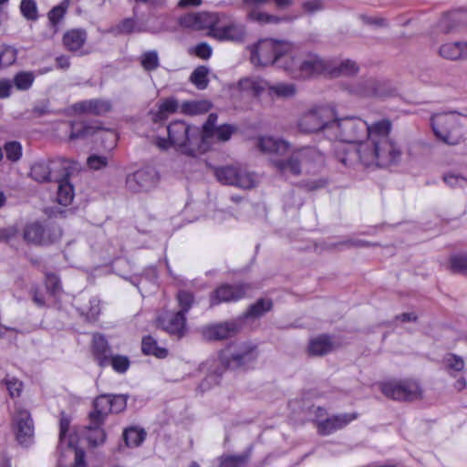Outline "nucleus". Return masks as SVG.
<instances>
[{"label":"nucleus","instance_id":"nucleus-1","mask_svg":"<svg viewBox=\"0 0 467 467\" xmlns=\"http://www.w3.org/2000/svg\"><path fill=\"white\" fill-rule=\"evenodd\" d=\"M392 122L389 119L368 123L359 118L337 117L331 126L334 139L357 143L356 147H340L336 152L337 161L346 168L358 164L365 168L389 167L398 163L402 155L401 147L391 138Z\"/></svg>","mask_w":467,"mask_h":467},{"label":"nucleus","instance_id":"nucleus-2","mask_svg":"<svg viewBox=\"0 0 467 467\" xmlns=\"http://www.w3.org/2000/svg\"><path fill=\"white\" fill-rule=\"evenodd\" d=\"M168 140L156 139V145L166 150L171 146L180 149L188 155H195L201 149L202 138L197 127H192L184 121L175 120L167 127Z\"/></svg>","mask_w":467,"mask_h":467},{"label":"nucleus","instance_id":"nucleus-3","mask_svg":"<svg viewBox=\"0 0 467 467\" xmlns=\"http://www.w3.org/2000/svg\"><path fill=\"white\" fill-rule=\"evenodd\" d=\"M434 135L449 145H457L465 140L467 118L460 114L441 113L431 118Z\"/></svg>","mask_w":467,"mask_h":467},{"label":"nucleus","instance_id":"nucleus-4","mask_svg":"<svg viewBox=\"0 0 467 467\" xmlns=\"http://www.w3.org/2000/svg\"><path fill=\"white\" fill-rule=\"evenodd\" d=\"M336 109L327 104H315L302 111L296 127L300 133L312 134L327 131L330 134Z\"/></svg>","mask_w":467,"mask_h":467},{"label":"nucleus","instance_id":"nucleus-5","mask_svg":"<svg viewBox=\"0 0 467 467\" xmlns=\"http://www.w3.org/2000/svg\"><path fill=\"white\" fill-rule=\"evenodd\" d=\"M251 62L257 67H266L284 59L281 66L288 60L293 49L292 44L271 38L262 39L249 47Z\"/></svg>","mask_w":467,"mask_h":467},{"label":"nucleus","instance_id":"nucleus-6","mask_svg":"<svg viewBox=\"0 0 467 467\" xmlns=\"http://www.w3.org/2000/svg\"><path fill=\"white\" fill-rule=\"evenodd\" d=\"M379 389L388 399L411 402L423 398V388L419 380L412 378L390 379L379 383Z\"/></svg>","mask_w":467,"mask_h":467},{"label":"nucleus","instance_id":"nucleus-7","mask_svg":"<svg viewBox=\"0 0 467 467\" xmlns=\"http://www.w3.org/2000/svg\"><path fill=\"white\" fill-rule=\"evenodd\" d=\"M282 67L292 78L304 79L319 74L327 75V61L313 54L300 57L292 50L288 60L285 61Z\"/></svg>","mask_w":467,"mask_h":467},{"label":"nucleus","instance_id":"nucleus-8","mask_svg":"<svg viewBox=\"0 0 467 467\" xmlns=\"http://www.w3.org/2000/svg\"><path fill=\"white\" fill-rule=\"evenodd\" d=\"M217 21L207 36L218 41L243 42L245 38V26L234 20L227 19L224 14L217 13Z\"/></svg>","mask_w":467,"mask_h":467},{"label":"nucleus","instance_id":"nucleus-9","mask_svg":"<svg viewBox=\"0 0 467 467\" xmlns=\"http://www.w3.org/2000/svg\"><path fill=\"white\" fill-rule=\"evenodd\" d=\"M214 175L223 184L234 185L243 189H251L257 183L255 175L239 165L215 168Z\"/></svg>","mask_w":467,"mask_h":467},{"label":"nucleus","instance_id":"nucleus-10","mask_svg":"<svg viewBox=\"0 0 467 467\" xmlns=\"http://www.w3.org/2000/svg\"><path fill=\"white\" fill-rule=\"evenodd\" d=\"M256 358V346L252 343H244L234 352H230L229 349L223 350L218 359V362L223 366V369L218 372L214 371V373L221 375L227 368H239L254 360Z\"/></svg>","mask_w":467,"mask_h":467},{"label":"nucleus","instance_id":"nucleus-11","mask_svg":"<svg viewBox=\"0 0 467 467\" xmlns=\"http://www.w3.org/2000/svg\"><path fill=\"white\" fill-rule=\"evenodd\" d=\"M94 410L89 413L91 418L97 423L104 422L109 413H119L123 411L127 406V397L125 395H100L93 402Z\"/></svg>","mask_w":467,"mask_h":467},{"label":"nucleus","instance_id":"nucleus-12","mask_svg":"<svg viewBox=\"0 0 467 467\" xmlns=\"http://www.w3.org/2000/svg\"><path fill=\"white\" fill-rule=\"evenodd\" d=\"M12 427L20 444H28L34 438V422L31 413L21 404H16L12 413Z\"/></svg>","mask_w":467,"mask_h":467},{"label":"nucleus","instance_id":"nucleus-13","mask_svg":"<svg viewBox=\"0 0 467 467\" xmlns=\"http://www.w3.org/2000/svg\"><path fill=\"white\" fill-rule=\"evenodd\" d=\"M216 19V12H192L180 16L177 24L182 29L211 32Z\"/></svg>","mask_w":467,"mask_h":467},{"label":"nucleus","instance_id":"nucleus-14","mask_svg":"<svg viewBox=\"0 0 467 467\" xmlns=\"http://www.w3.org/2000/svg\"><path fill=\"white\" fill-rule=\"evenodd\" d=\"M156 326L179 339L184 337L188 331L186 315L180 311L164 310L157 317Z\"/></svg>","mask_w":467,"mask_h":467},{"label":"nucleus","instance_id":"nucleus-15","mask_svg":"<svg viewBox=\"0 0 467 467\" xmlns=\"http://www.w3.org/2000/svg\"><path fill=\"white\" fill-rule=\"evenodd\" d=\"M158 182V172L155 169L148 167L129 175L126 180V187L131 192H140L152 189Z\"/></svg>","mask_w":467,"mask_h":467},{"label":"nucleus","instance_id":"nucleus-16","mask_svg":"<svg viewBox=\"0 0 467 467\" xmlns=\"http://www.w3.org/2000/svg\"><path fill=\"white\" fill-rule=\"evenodd\" d=\"M249 289L248 284H223L212 292L210 304L213 306L221 303L237 301L244 298Z\"/></svg>","mask_w":467,"mask_h":467},{"label":"nucleus","instance_id":"nucleus-17","mask_svg":"<svg viewBox=\"0 0 467 467\" xmlns=\"http://www.w3.org/2000/svg\"><path fill=\"white\" fill-rule=\"evenodd\" d=\"M299 159V150L296 149L285 160L279 158L272 159L271 164L280 176L288 179L302 173Z\"/></svg>","mask_w":467,"mask_h":467},{"label":"nucleus","instance_id":"nucleus-18","mask_svg":"<svg viewBox=\"0 0 467 467\" xmlns=\"http://www.w3.org/2000/svg\"><path fill=\"white\" fill-rule=\"evenodd\" d=\"M301 171L306 173H315L325 165L324 154L315 147L299 148Z\"/></svg>","mask_w":467,"mask_h":467},{"label":"nucleus","instance_id":"nucleus-19","mask_svg":"<svg viewBox=\"0 0 467 467\" xmlns=\"http://www.w3.org/2000/svg\"><path fill=\"white\" fill-rule=\"evenodd\" d=\"M255 147L265 154L284 155L289 151L290 144L283 139L272 136H260L254 140Z\"/></svg>","mask_w":467,"mask_h":467},{"label":"nucleus","instance_id":"nucleus-20","mask_svg":"<svg viewBox=\"0 0 467 467\" xmlns=\"http://www.w3.org/2000/svg\"><path fill=\"white\" fill-rule=\"evenodd\" d=\"M358 414L353 413H344L338 415H333L326 420H317V431L321 435L330 434L337 430H340L350 423L352 420H356Z\"/></svg>","mask_w":467,"mask_h":467},{"label":"nucleus","instance_id":"nucleus-21","mask_svg":"<svg viewBox=\"0 0 467 467\" xmlns=\"http://www.w3.org/2000/svg\"><path fill=\"white\" fill-rule=\"evenodd\" d=\"M339 347L340 345L334 340L332 336L322 334L309 339L307 353L309 356L320 357L334 351Z\"/></svg>","mask_w":467,"mask_h":467},{"label":"nucleus","instance_id":"nucleus-22","mask_svg":"<svg viewBox=\"0 0 467 467\" xmlns=\"http://www.w3.org/2000/svg\"><path fill=\"white\" fill-rule=\"evenodd\" d=\"M48 161L51 180L57 182L66 181L75 169V162L63 157H56Z\"/></svg>","mask_w":467,"mask_h":467},{"label":"nucleus","instance_id":"nucleus-23","mask_svg":"<svg viewBox=\"0 0 467 467\" xmlns=\"http://www.w3.org/2000/svg\"><path fill=\"white\" fill-rule=\"evenodd\" d=\"M92 354L100 367L109 364L110 346L104 336L95 334L92 338Z\"/></svg>","mask_w":467,"mask_h":467},{"label":"nucleus","instance_id":"nucleus-24","mask_svg":"<svg viewBox=\"0 0 467 467\" xmlns=\"http://www.w3.org/2000/svg\"><path fill=\"white\" fill-rule=\"evenodd\" d=\"M181 110V106L178 100L173 98H167L159 103L158 109L156 111H150L151 119L155 123L162 122L166 120L171 115Z\"/></svg>","mask_w":467,"mask_h":467},{"label":"nucleus","instance_id":"nucleus-25","mask_svg":"<svg viewBox=\"0 0 467 467\" xmlns=\"http://www.w3.org/2000/svg\"><path fill=\"white\" fill-rule=\"evenodd\" d=\"M358 66L350 59L341 61H327V75L337 78L340 76H352L358 72Z\"/></svg>","mask_w":467,"mask_h":467},{"label":"nucleus","instance_id":"nucleus-26","mask_svg":"<svg viewBox=\"0 0 467 467\" xmlns=\"http://www.w3.org/2000/svg\"><path fill=\"white\" fill-rule=\"evenodd\" d=\"M87 41V32L85 29L77 28L67 31L62 38L65 48L70 52L79 51Z\"/></svg>","mask_w":467,"mask_h":467},{"label":"nucleus","instance_id":"nucleus-27","mask_svg":"<svg viewBox=\"0 0 467 467\" xmlns=\"http://www.w3.org/2000/svg\"><path fill=\"white\" fill-rule=\"evenodd\" d=\"M440 57L446 60L457 61L467 59L464 42H450L441 45L438 51Z\"/></svg>","mask_w":467,"mask_h":467},{"label":"nucleus","instance_id":"nucleus-28","mask_svg":"<svg viewBox=\"0 0 467 467\" xmlns=\"http://www.w3.org/2000/svg\"><path fill=\"white\" fill-rule=\"evenodd\" d=\"M237 332L234 323H223L208 327L204 336L209 340H223L233 337Z\"/></svg>","mask_w":467,"mask_h":467},{"label":"nucleus","instance_id":"nucleus-29","mask_svg":"<svg viewBox=\"0 0 467 467\" xmlns=\"http://www.w3.org/2000/svg\"><path fill=\"white\" fill-rule=\"evenodd\" d=\"M70 426V418L65 413L60 414L59 422V444L58 450H63L65 447L71 448L77 444V437L75 434L68 433Z\"/></svg>","mask_w":467,"mask_h":467},{"label":"nucleus","instance_id":"nucleus-30","mask_svg":"<svg viewBox=\"0 0 467 467\" xmlns=\"http://www.w3.org/2000/svg\"><path fill=\"white\" fill-rule=\"evenodd\" d=\"M150 16L152 21L150 25H146V32L160 34L166 31L175 30V27L172 26V18L168 14H160L155 16L150 12Z\"/></svg>","mask_w":467,"mask_h":467},{"label":"nucleus","instance_id":"nucleus-31","mask_svg":"<svg viewBox=\"0 0 467 467\" xmlns=\"http://www.w3.org/2000/svg\"><path fill=\"white\" fill-rule=\"evenodd\" d=\"M238 85L242 91L253 96H259L269 88V82L260 78H244Z\"/></svg>","mask_w":467,"mask_h":467},{"label":"nucleus","instance_id":"nucleus-32","mask_svg":"<svg viewBox=\"0 0 467 467\" xmlns=\"http://www.w3.org/2000/svg\"><path fill=\"white\" fill-rule=\"evenodd\" d=\"M24 240L31 244H44L47 243L46 231L38 223L27 224L23 233Z\"/></svg>","mask_w":467,"mask_h":467},{"label":"nucleus","instance_id":"nucleus-33","mask_svg":"<svg viewBox=\"0 0 467 467\" xmlns=\"http://www.w3.org/2000/svg\"><path fill=\"white\" fill-rule=\"evenodd\" d=\"M141 351L144 355L164 358L168 356V349L160 347L157 340L151 336H145L141 340Z\"/></svg>","mask_w":467,"mask_h":467},{"label":"nucleus","instance_id":"nucleus-34","mask_svg":"<svg viewBox=\"0 0 467 467\" xmlns=\"http://www.w3.org/2000/svg\"><path fill=\"white\" fill-rule=\"evenodd\" d=\"M246 16L247 19L257 22L261 25L278 24L288 20L286 16H274L260 9H251L247 11Z\"/></svg>","mask_w":467,"mask_h":467},{"label":"nucleus","instance_id":"nucleus-35","mask_svg":"<svg viewBox=\"0 0 467 467\" xmlns=\"http://www.w3.org/2000/svg\"><path fill=\"white\" fill-rule=\"evenodd\" d=\"M80 316L88 322H94L100 315V301L93 297L87 304H83L78 307Z\"/></svg>","mask_w":467,"mask_h":467},{"label":"nucleus","instance_id":"nucleus-36","mask_svg":"<svg viewBox=\"0 0 467 467\" xmlns=\"http://www.w3.org/2000/svg\"><path fill=\"white\" fill-rule=\"evenodd\" d=\"M273 307L271 298H260L254 304L251 305L244 313L245 318H258L269 312Z\"/></svg>","mask_w":467,"mask_h":467},{"label":"nucleus","instance_id":"nucleus-37","mask_svg":"<svg viewBox=\"0 0 467 467\" xmlns=\"http://www.w3.org/2000/svg\"><path fill=\"white\" fill-rule=\"evenodd\" d=\"M30 175L35 181L39 182H51L49 161H39L33 164Z\"/></svg>","mask_w":467,"mask_h":467},{"label":"nucleus","instance_id":"nucleus-38","mask_svg":"<svg viewBox=\"0 0 467 467\" xmlns=\"http://www.w3.org/2000/svg\"><path fill=\"white\" fill-rule=\"evenodd\" d=\"M104 422L97 423L91 418H89V424L87 426L88 440L93 446L101 444L106 440V433L102 429Z\"/></svg>","mask_w":467,"mask_h":467},{"label":"nucleus","instance_id":"nucleus-39","mask_svg":"<svg viewBox=\"0 0 467 467\" xmlns=\"http://www.w3.org/2000/svg\"><path fill=\"white\" fill-rule=\"evenodd\" d=\"M118 34L130 35L146 32V25L140 24L134 17L122 19L115 28Z\"/></svg>","mask_w":467,"mask_h":467},{"label":"nucleus","instance_id":"nucleus-40","mask_svg":"<svg viewBox=\"0 0 467 467\" xmlns=\"http://www.w3.org/2000/svg\"><path fill=\"white\" fill-rule=\"evenodd\" d=\"M57 183V202L63 206H67L74 199V188L67 180Z\"/></svg>","mask_w":467,"mask_h":467},{"label":"nucleus","instance_id":"nucleus-41","mask_svg":"<svg viewBox=\"0 0 467 467\" xmlns=\"http://www.w3.org/2000/svg\"><path fill=\"white\" fill-rule=\"evenodd\" d=\"M267 93L271 97L276 98H290L296 94V88L293 84L288 83H276L267 88Z\"/></svg>","mask_w":467,"mask_h":467},{"label":"nucleus","instance_id":"nucleus-42","mask_svg":"<svg viewBox=\"0 0 467 467\" xmlns=\"http://www.w3.org/2000/svg\"><path fill=\"white\" fill-rule=\"evenodd\" d=\"M249 458L245 454H223L218 458V467H243L245 465Z\"/></svg>","mask_w":467,"mask_h":467},{"label":"nucleus","instance_id":"nucleus-43","mask_svg":"<svg viewBox=\"0 0 467 467\" xmlns=\"http://www.w3.org/2000/svg\"><path fill=\"white\" fill-rule=\"evenodd\" d=\"M442 363L451 376H454L456 372L462 371L465 366L463 358L453 353L446 354L443 357Z\"/></svg>","mask_w":467,"mask_h":467},{"label":"nucleus","instance_id":"nucleus-44","mask_svg":"<svg viewBox=\"0 0 467 467\" xmlns=\"http://www.w3.org/2000/svg\"><path fill=\"white\" fill-rule=\"evenodd\" d=\"M211 104L207 101H186L181 105V112L186 115H198L207 112Z\"/></svg>","mask_w":467,"mask_h":467},{"label":"nucleus","instance_id":"nucleus-45","mask_svg":"<svg viewBox=\"0 0 467 467\" xmlns=\"http://www.w3.org/2000/svg\"><path fill=\"white\" fill-rule=\"evenodd\" d=\"M18 51L12 46L0 45V69L16 63Z\"/></svg>","mask_w":467,"mask_h":467},{"label":"nucleus","instance_id":"nucleus-46","mask_svg":"<svg viewBox=\"0 0 467 467\" xmlns=\"http://www.w3.org/2000/svg\"><path fill=\"white\" fill-rule=\"evenodd\" d=\"M69 0H64L48 12V20L53 27L57 28V25L63 20L69 6Z\"/></svg>","mask_w":467,"mask_h":467},{"label":"nucleus","instance_id":"nucleus-47","mask_svg":"<svg viewBox=\"0 0 467 467\" xmlns=\"http://www.w3.org/2000/svg\"><path fill=\"white\" fill-rule=\"evenodd\" d=\"M145 438V432L138 428L130 427L124 431L123 439L128 447L139 446Z\"/></svg>","mask_w":467,"mask_h":467},{"label":"nucleus","instance_id":"nucleus-48","mask_svg":"<svg viewBox=\"0 0 467 467\" xmlns=\"http://www.w3.org/2000/svg\"><path fill=\"white\" fill-rule=\"evenodd\" d=\"M35 80V74L31 71H20L13 78V85L19 90H27Z\"/></svg>","mask_w":467,"mask_h":467},{"label":"nucleus","instance_id":"nucleus-49","mask_svg":"<svg viewBox=\"0 0 467 467\" xmlns=\"http://www.w3.org/2000/svg\"><path fill=\"white\" fill-rule=\"evenodd\" d=\"M176 299L180 306V312L186 315L194 304V294L192 291L180 289L177 292Z\"/></svg>","mask_w":467,"mask_h":467},{"label":"nucleus","instance_id":"nucleus-50","mask_svg":"<svg viewBox=\"0 0 467 467\" xmlns=\"http://www.w3.org/2000/svg\"><path fill=\"white\" fill-rule=\"evenodd\" d=\"M94 129L83 122H70L69 140H75L88 137L93 133Z\"/></svg>","mask_w":467,"mask_h":467},{"label":"nucleus","instance_id":"nucleus-51","mask_svg":"<svg viewBox=\"0 0 467 467\" xmlns=\"http://www.w3.org/2000/svg\"><path fill=\"white\" fill-rule=\"evenodd\" d=\"M208 68L204 66H200L192 73L190 79L199 88L204 89L208 86Z\"/></svg>","mask_w":467,"mask_h":467},{"label":"nucleus","instance_id":"nucleus-52","mask_svg":"<svg viewBox=\"0 0 467 467\" xmlns=\"http://www.w3.org/2000/svg\"><path fill=\"white\" fill-rule=\"evenodd\" d=\"M141 67L147 70L151 71L159 67L160 60L157 51H147L140 57Z\"/></svg>","mask_w":467,"mask_h":467},{"label":"nucleus","instance_id":"nucleus-53","mask_svg":"<svg viewBox=\"0 0 467 467\" xmlns=\"http://www.w3.org/2000/svg\"><path fill=\"white\" fill-rule=\"evenodd\" d=\"M4 383L11 398H18L21 396L24 384L20 379L16 377L7 375L4 379Z\"/></svg>","mask_w":467,"mask_h":467},{"label":"nucleus","instance_id":"nucleus-54","mask_svg":"<svg viewBox=\"0 0 467 467\" xmlns=\"http://www.w3.org/2000/svg\"><path fill=\"white\" fill-rule=\"evenodd\" d=\"M6 159L9 161L16 162L22 157V145L18 141H9L4 145Z\"/></svg>","mask_w":467,"mask_h":467},{"label":"nucleus","instance_id":"nucleus-55","mask_svg":"<svg viewBox=\"0 0 467 467\" xmlns=\"http://www.w3.org/2000/svg\"><path fill=\"white\" fill-rule=\"evenodd\" d=\"M90 115L100 116L109 112L112 109L110 101L104 99H89Z\"/></svg>","mask_w":467,"mask_h":467},{"label":"nucleus","instance_id":"nucleus-56","mask_svg":"<svg viewBox=\"0 0 467 467\" xmlns=\"http://www.w3.org/2000/svg\"><path fill=\"white\" fill-rule=\"evenodd\" d=\"M20 10L22 15L28 20L35 21L38 17L36 3L34 0H22Z\"/></svg>","mask_w":467,"mask_h":467},{"label":"nucleus","instance_id":"nucleus-57","mask_svg":"<svg viewBox=\"0 0 467 467\" xmlns=\"http://www.w3.org/2000/svg\"><path fill=\"white\" fill-rule=\"evenodd\" d=\"M130 361L127 356L115 355L109 357V364L119 373H124L130 368Z\"/></svg>","mask_w":467,"mask_h":467},{"label":"nucleus","instance_id":"nucleus-58","mask_svg":"<svg viewBox=\"0 0 467 467\" xmlns=\"http://www.w3.org/2000/svg\"><path fill=\"white\" fill-rule=\"evenodd\" d=\"M67 115H90V101L82 100L67 109Z\"/></svg>","mask_w":467,"mask_h":467},{"label":"nucleus","instance_id":"nucleus-59","mask_svg":"<svg viewBox=\"0 0 467 467\" xmlns=\"http://www.w3.org/2000/svg\"><path fill=\"white\" fill-rule=\"evenodd\" d=\"M234 130H235L234 127H233L231 125L223 124L219 127H216L213 130V134L217 140H222V141H226L231 138V136L234 132Z\"/></svg>","mask_w":467,"mask_h":467},{"label":"nucleus","instance_id":"nucleus-60","mask_svg":"<svg viewBox=\"0 0 467 467\" xmlns=\"http://www.w3.org/2000/svg\"><path fill=\"white\" fill-rule=\"evenodd\" d=\"M451 269L455 273L467 274V255H456L451 259Z\"/></svg>","mask_w":467,"mask_h":467},{"label":"nucleus","instance_id":"nucleus-61","mask_svg":"<svg viewBox=\"0 0 467 467\" xmlns=\"http://www.w3.org/2000/svg\"><path fill=\"white\" fill-rule=\"evenodd\" d=\"M302 9L306 14H313L322 10L325 6L323 0H306L301 5Z\"/></svg>","mask_w":467,"mask_h":467},{"label":"nucleus","instance_id":"nucleus-62","mask_svg":"<svg viewBox=\"0 0 467 467\" xmlns=\"http://www.w3.org/2000/svg\"><path fill=\"white\" fill-rule=\"evenodd\" d=\"M88 165L92 170H99L108 165V159L105 156L92 155L88 159Z\"/></svg>","mask_w":467,"mask_h":467},{"label":"nucleus","instance_id":"nucleus-63","mask_svg":"<svg viewBox=\"0 0 467 467\" xmlns=\"http://www.w3.org/2000/svg\"><path fill=\"white\" fill-rule=\"evenodd\" d=\"M193 54L202 59H208L212 56V47L206 43L198 44L193 49Z\"/></svg>","mask_w":467,"mask_h":467},{"label":"nucleus","instance_id":"nucleus-64","mask_svg":"<svg viewBox=\"0 0 467 467\" xmlns=\"http://www.w3.org/2000/svg\"><path fill=\"white\" fill-rule=\"evenodd\" d=\"M47 287L52 294H57L60 290V281L56 275L50 274L47 275Z\"/></svg>","mask_w":467,"mask_h":467}]
</instances>
